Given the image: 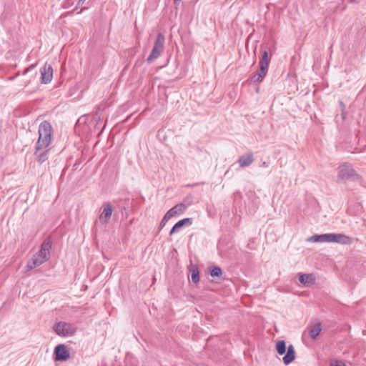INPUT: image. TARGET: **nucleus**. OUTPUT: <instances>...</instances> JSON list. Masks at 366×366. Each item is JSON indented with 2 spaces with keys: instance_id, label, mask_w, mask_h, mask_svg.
I'll return each instance as SVG.
<instances>
[{
  "instance_id": "nucleus-1",
  "label": "nucleus",
  "mask_w": 366,
  "mask_h": 366,
  "mask_svg": "<svg viewBox=\"0 0 366 366\" xmlns=\"http://www.w3.org/2000/svg\"><path fill=\"white\" fill-rule=\"evenodd\" d=\"M312 242H336L342 244H350L352 239L344 234L326 233L315 234L308 238Z\"/></svg>"
},
{
  "instance_id": "nucleus-2",
  "label": "nucleus",
  "mask_w": 366,
  "mask_h": 366,
  "mask_svg": "<svg viewBox=\"0 0 366 366\" xmlns=\"http://www.w3.org/2000/svg\"><path fill=\"white\" fill-rule=\"evenodd\" d=\"M270 60L271 57L269 56L268 51L267 50H264L262 52V56L259 62V69L256 74H253L250 77L251 82L253 84H258L263 81L267 74Z\"/></svg>"
},
{
  "instance_id": "nucleus-3",
  "label": "nucleus",
  "mask_w": 366,
  "mask_h": 366,
  "mask_svg": "<svg viewBox=\"0 0 366 366\" xmlns=\"http://www.w3.org/2000/svg\"><path fill=\"white\" fill-rule=\"evenodd\" d=\"M275 349L280 355H285L282 358L285 365H290L295 359V350L292 345L287 347L285 340H278L276 343Z\"/></svg>"
},
{
  "instance_id": "nucleus-4",
  "label": "nucleus",
  "mask_w": 366,
  "mask_h": 366,
  "mask_svg": "<svg viewBox=\"0 0 366 366\" xmlns=\"http://www.w3.org/2000/svg\"><path fill=\"white\" fill-rule=\"evenodd\" d=\"M52 330L59 337H69L76 334L77 327L70 322L59 321L54 324Z\"/></svg>"
},
{
  "instance_id": "nucleus-5",
  "label": "nucleus",
  "mask_w": 366,
  "mask_h": 366,
  "mask_svg": "<svg viewBox=\"0 0 366 366\" xmlns=\"http://www.w3.org/2000/svg\"><path fill=\"white\" fill-rule=\"evenodd\" d=\"M337 178L342 181H357L360 179V176L350 164L345 163L338 168Z\"/></svg>"
},
{
  "instance_id": "nucleus-6",
  "label": "nucleus",
  "mask_w": 366,
  "mask_h": 366,
  "mask_svg": "<svg viewBox=\"0 0 366 366\" xmlns=\"http://www.w3.org/2000/svg\"><path fill=\"white\" fill-rule=\"evenodd\" d=\"M164 36L162 33H159L154 41L152 51L147 59V62L148 64L152 63L161 55L164 48Z\"/></svg>"
},
{
  "instance_id": "nucleus-7",
  "label": "nucleus",
  "mask_w": 366,
  "mask_h": 366,
  "mask_svg": "<svg viewBox=\"0 0 366 366\" xmlns=\"http://www.w3.org/2000/svg\"><path fill=\"white\" fill-rule=\"evenodd\" d=\"M46 240H44L41 245L39 254L34 255L32 259L27 263V270H31L39 266L46 261Z\"/></svg>"
},
{
  "instance_id": "nucleus-8",
  "label": "nucleus",
  "mask_w": 366,
  "mask_h": 366,
  "mask_svg": "<svg viewBox=\"0 0 366 366\" xmlns=\"http://www.w3.org/2000/svg\"><path fill=\"white\" fill-rule=\"evenodd\" d=\"M70 357V352L64 344L57 345L54 350L53 358L56 362H64Z\"/></svg>"
},
{
  "instance_id": "nucleus-9",
  "label": "nucleus",
  "mask_w": 366,
  "mask_h": 366,
  "mask_svg": "<svg viewBox=\"0 0 366 366\" xmlns=\"http://www.w3.org/2000/svg\"><path fill=\"white\" fill-rule=\"evenodd\" d=\"M39 137L36 144L34 154H36L37 152L41 149V147H42L41 143L44 144L46 142V121H43L42 122H41L39 127Z\"/></svg>"
},
{
  "instance_id": "nucleus-10",
  "label": "nucleus",
  "mask_w": 366,
  "mask_h": 366,
  "mask_svg": "<svg viewBox=\"0 0 366 366\" xmlns=\"http://www.w3.org/2000/svg\"><path fill=\"white\" fill-rule=\"evenodd\" d=\"M193 223V219L190 217L184 218L182 219H180L177 223L174 224V225L172 227L169 235L172 236L178 231H179L180 229L183 228L184 227H188L192 225Z\"/></svg>"
},
{
  "instance_id": "nucleus-11",
  "label": "nucleus",
  "mask_w": 366,
  "mask_h": 366,
  "mask_svg": "<svg viewBox=\"0 0 366 366\" xmlns=\"http://www.w3.org/2000/svg\"><path fill=\"white\" fill-rule=\"evenodd\" d=\"M103 211L99 216V219L104 224L109 222L113 212V207L109 202H105L103 204Z\"/></svg>"
},
{
  "instance_id": "nucleus-12",
  "label": "nucleus",
  "mask_w": 366,
  "mask_h": 366,
  "mask_svg": "<svg viewBox=\"0 0 366 366\" xmlns=\"http://www.w3.org/2000/svg\"><path fill=\"white\" fill-rule=\"evenodd\" d=\"M187 208V207L184 203H179L169 209L166 212V214L169 217V219H171L176 214H183Z\"/></svg>"
},
{
  "instance_id": "nucleus-13",
  "label": "nucleus",
  "mask_w": 366,
  "mask_h": 366,
  "mask_svg": "<svg viewBox=\"0 0 366 366\" xmlns=\"http://www.w3.org/2000/svg\"><path fill=\"white\" fill-rule=\"evenodd\" d=\"M254 162V156L252 152L247 153L246 154L242 155L238 159V163L241 167H246L251 165Z\"/></svg>"
},
{
  "instance_id": "nucleus-14",
  "label": "nucleus",
  "mask_w": 366,
  "mask_h": 366,
  "mask_svg": "<svg viewBox=\"0 0 366 366\" xmlns=\"http://www.w3.org/2000/svg\"><path fill=\"white\" fill-rule=\"evenodd\" d=\"M315 277L312 274H302L299 277V281L305 286H309L315 282Z\"/></svg>"
},
{
  "instance_id": "nucleus-15",
  "label": "nucleus",
  "mask_w": 366,
  "mask_h": 366,
  "mask_svg": "<svg viewBox=\"0 0 366 366\" xmlns=\"http://www.w3.org/2000/svg\"><path fill=\"white\" fill-rule=\"evenodd\" d=\"M191 279L195 285L199 282V270L197 265H192L190 268Z\"/></svg>"
},
{
  "instance_id": "nucleus-16",
  "label": "nucleus",
  "mask_w": 366,
  "mask_h": 366,
  "mask_svg": "<svg viewBox=\"0 0 366 366\" xmlns=\"http://www.w3.org/2000/svg\"><path fill=\"white\" fill-rule=\"evenodd\" d=\"M321 324L319 322L316 324L313 328L310 330L309 335L311 339L315 340L321 332Z\"/></svg>"
},
{
  "instance_id": "nucleus-17",
  "label": "nucleus",
  "mask_w": 366,
  "mask_h": 366,
  "mask_svg": "<svg viewBox=\"0 0 366 366\" xmlns=\"http://www.w3.org/2000/svg\"><path fill=\"white\" fill-rule=\"evenodd\" d=\"M222 272V269L219 266H213L209 268V274L212 277L220 278Z\"/></svg>"
},
{
  "instance_id": "nucleus-18",
  "label": "nucleus",
  "mask_w": 366,
  "mask_h": 366,
  "mask_svg": "<svg viewBox=\"0 0 366 366\" xmlns=\"http://www.w3.org/2000/svg\"><path fill=\"white\" fill-rule=\"evenodd\" d=\"M51 126L47 123V147L49 146L51 141Z\"/></svg>"
},
{
  "instance_id": "nucleus-19",
  "label": "nucleus",
  "mask_w": 366,
  "mask_h": 366,
  "mask_svg": "<svg viewBox=\"0 0 366 366\" xmlns=\"http://www.w3.org/2000/svg\"><path fill=\"white\" fill-rule=\"evenodd\" d=\"M169 217L165 214L163 217L162 219L160 222L159 230L160 231L167 224V222L169 220Z\"/></svg>"
},
{
  "instance_id": "nucleus-20",
  "label": "nucleus",
  "mask_w": 366,
  "mask_h": 366,
  "mask_svg": "<svg viewBox=\"0 0 366 366\" xmlns=\"http://www.w3.org/2000/svg\"><path fill=\"white\" fill-rule=\"evenodd\" d=\"M41 81L46 84V64L41 68Z\"/></svg>"
},
{
  "instance_id": "nucleus-21",
  "label": "nucleus",
  "mask_w": 366,
  "mask_h": 366,
  "mask_svg": "<svg viewBox=\"0 0 366 366\" xmlns=\"http://www.w3.org/2000/svg\"><path fill=\"white\" fill-rule=\"evenodd\" d=\"M53 78V69L51 66H47V83L51 81Z\"/></svg>"
},
{
  "instance_id": "nucleus-22",
  "label": "nucleus",
  "mask_w": 366,
  "mask_h": 366,
  "mask_svg": "<svg viewBox=\"0 0 366 366\" xmlns=\"http://www.w3.org/2000/svg\"><path fill=\"white\" fill-rule=\"evenodd\" d=\"M38 162L41 164L46 161V150L43 151L37 157Z\"/></svg>"
},
{
  "instance_id": "nucleus-23",
  "label": "nucleus",
  "mask_w": 366,
  "mask_h": 366,
  "mask_svg": "<svg viewBox=\"0 0 366 366\" xmlns=\"http://www.w3.org/2000/svg\"><path fill=\"white\" fill-rule=\"evenodd\" d=\"M74 4V0H66L64 1L62 6L64 9H68V8L71 7V6H73Z\"/></svg>"
},
{
  "instance_id": "nucleus-24",
  "label": "nucleus",
  "mask_w": 366,
  "mask_h": 366,
  "mask_svg": "<svg viewBox=\"0 0 366 366\" xmlns=\"http://www.w3.org/2000/svg\"><path fill=\"white\" fill-rule=\"evenodd\" d=\"M340 109H341L342 118L344 120L345 119L346 114H345V105L342 101H340Z\"/></svg>"
},
{
  "instance_id": "nucleus-25",
  "label": "nucleus",
  "mask_w": 366,
  "mask_h": 366,
  "mask_svg": "<svg viewBox=\"0 0 366 366\" xmlns=\"http://www.w3.org/2000/svg\"><path fill=\"white\" fill-rule=\"evenodd\" d=\"M330 366H347L345 362L341 360H335L334 362H331Z\"/></svg>"
},
{
  "instance_id": "nucleus-26",
  "label": "nucleus",
  "mask_w": 366,
  "mask_h": 366,
  "mask_svg": "<svg viewBox=\"0 0 366 366\" xmlns=\"http://www.w3.org/2000/svg\"><path fill=\"white\" fill-rule=\"evenodd\" d=\"M46 244H47V255L49 254V250L51 249V246H52V242L51 240L50 239L49 237H47V242H46Z\"/></svg>"
},
{
  "instance_id": "nucleus-27",
  "label": "nucleus",
  "mask_w": 366,
  "mask_h": 366,
  "mask_svg": "<svg viewBox=\"0 0 366 366\" xmlns=\"http://www.w3.org/2000/svg\"><path fill=\"white\" fill-rule=\"evenodd\" d=\"M33 67H34V66L32 65L31 66L26 68V69L24 70V74L27 73V72L29 71V70L31 68H33Z\"/></svg>"
},
{
  "instance_id": "nucleus-28",
  "label": "nucleus",
  "mask_w": 366,
  "mask_h": 366,
  "mask_svg": "<svg viewBox=\"0 0 366 366\" xmlns=\"http://www.w3.org/2000/svg\"><path fill=\"white\" fill-rule=\"evenodd\" d=\"M84 0H79L78 5H80L81 4H83Z\"/></svg>"
},
{
  "instance_id": "nucleus-29",
  "label": "nucleus",
  "mask_w": 366,
  "mask_h": 366,
  "mask_svg": "<svg viewBox=\"0 0 366 366\" xmlns=\"http://www.w3.org/2000/svg\"><path fill=\"white\" fill-rule=\"evenodd\" d=\"M181 0H174L175 4H178Z\"/></svg>"
},
{
  "instance_id": "nucleus-30",
  "label": "nucleus",
  "mask_w": 366,
  "mask_h": 366,
  "mask_svg": "<svg viewBox=\"0 0 366 366\" xmlns=\"http://www.w3.org/2000/svg\"><path fill=\"white\" fill-rule=\"evenodd\" d=\"M262 166H264V167H267V164H266V162H263V163H262Z\"/></svg>"
},
{
  "instance_id": "nucleus-31",
  "label": "nucleus",
  "mask_w": 366,
  "mask_h": 366,
  "mask_svg": "<svg viewBox=\"0 0 366 366\" xmlns=\"http://www.w3.org/2000/svg\"><path fill=\"white\" fill-rule=\"evenodd\" d=\"M45 144H46V142H45L44 144L41 143V144H42V147H41V149L43 148V146H44V147H46V145H45Z\"/></svg>"
},
{
  "instance_id": "nucleus-32",
  "label": "nucleus",
  "mask_w": 366,
  "mask_h": 366,
  "mask_svg": "<svg viewBox=\"0 0 366 366\" xmlns=\"http://www.w3.org/2000/svg\"><path fill=\"white\" fill-rule=\"evenodd\" d=\"M259 87H257V88L256 89V92H259Z\"/></svg>"
},
{
  "instance_id": "nucleus-33",
  "label": "nucleus",
  "mask_w": 366,
  "mask_h": 366,
  "mask_svg": "<svg viewBox=\"0 0 366 366\" xmlns=\"http://www.w3.org/2000/svg\"><path fill=\"white\" fill-rule=\"evenodd\" d=\"M74 167H75V169H77V165L76 164H74Z\"/></svg>"
}]
</instances>
